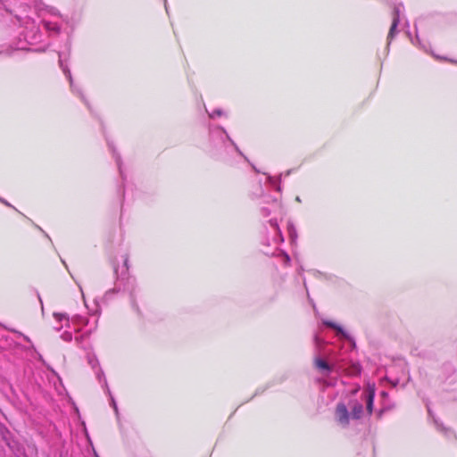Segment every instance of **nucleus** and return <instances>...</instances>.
Instances as JSON below:
<instances>
[{
    "mask_svg": "<svg viewBox=\"0 0 457 457\" xmlns=\"http://www.w3.org/2000/svg\"><path fill=\"white\" fill-rule=\"evenodd\" d=\"M375 392L374 383H368L362 390L360 388L353 390L347 403H337L335 411L337 422L341 427L346 428L350 420H359L365 412L370 415L373 411Z\"/></svg>",
    "mask_w": 457,
    "mask_h": 457,
    "instance_id": "obj_1",
    "label": "nucleus"
},
{
    "mask_svg": "<svg viewBox=\"0 0 457 457\" xmlns=\"http://www.w3.org/2000/svg\"><path fill=\"white\" fill-rule=\"evenodd\" d=\"M328 343L322 339L319 335L314 336V368L324 376H328L332 372L337 374L346 373L350 376H356L361 373L359 364L353 363L347 369L344 363V359L338 357L334 350L328 348Z\"/></svg>",
    "mask_w": 457,
    "mask_h": 457,
    "instance_id": "obj_2",
    "label": "nucleus"
},
{
    "mask_svg": "<svg viewBox=\"0 0 457 457\" xmlns=\"http://www.w3.org/2000/svg\"><path fill=\"white\" fill-rule=\"evenodd\" d=\"M54 317L57 321H66L68 328L73 327L76 334V336L73 337L71 331H64L61 335V338L65 342H71L74 339L76 344L82 348H85L83 345L84 341L87 339L90 334L97 328V320L90 323L89 320L82 315H74L70 319L65 313L55 312L54 313Z\"/></svg>",
    "mask_w": 457,
    "mask_h": 457,
    "instance_id": "obj_3",
    "label": "nucleus"
},
{
    "mask_svg": "<svg viewBox=\"0 0 457 457\" xmlns=\"http://www.w3.org/2000/svg\"><path fill=\"white\" fill-rule=\"evenodd\" d=\"M21 22L25 26V39L29 42L36 41L37 39V28L36 27L34 21L29 18H25Z\"/></svg>",
    "mask_w": 457,
    "mask_h": 457,
    "instance_id": "obj_4",
    "label": "nucleus"
},
{
    "mask_svg": "<svg viewBox=\"0 0 457 457\" xmlns=\"http://www.w3.org/2000/svg\"><path fill=\"white\" fill-rule=\"evenodd\" d=\"M400 18H401V9H400L399 6H397L394 10L393 21H392V25L390 27V29H389V32H388V36H387L388 45L390 44L391 40L399 32V30L397 29V26H398V24L400 22Z\"/></svg>",
    "mask_w": 457,
    "mask_h": 457,
    "instance_id": "obj_5",
    "label": "nucleus"
},
{
    "mask_svg": "<svg viewBox=\"0 0 457 457\" xmlns=\"http://www.w3.org/2000/svg\"><path fill=\"white\" fill-rule=\"evenodd\" d=\"M322 323L325 326H327L330 328H333L336 331L337 337H338L341 339H345V340L351 341L354 345V342H353V338L351 337V336L341 326H339L338 324H337L333 321H329L327 320H323Z\"/></svg>",
    "mask_w": 457,
    "mask_h": 457,
    "instance_id": "obj_6",
    "label": "nucleus"
},
{
    "mask_svg": "<svg viewBox=\"0 0 457 457\" xmlns=\"http://www.w3.org/2000/svg\"><path fill=\"white\" fill-rule=\"evenodd\" d=\"M272 230H273V237H272V242L274 244H280L284 241V237L281 234V231L278 228V222L276 220H270L269 221Z\"/></svg>",
    "mask_w": 457,
    "mask_h": 457,
    "instance_id": "obj_7",
    "label": "nucleus"
},
{
    "mask_svg": "<svg viewBox=\"0 0 457 457\" xmlns=\"http://www.w3.org/2000/svg\"><path fill=\"white\" fill-rule=\"evenodd\" d=\"M43 23H44V27L46 28V29L48 31V32H53V33H59L60 31V25L58 24V22L54 20H46L45 17L43 18Z\"/></svg>",
    "mask_w": 457,
    "mask_h": 457,
    "instance_id": "obj_8",
    "label": "nucleus"
},
{
    "mask_svg": "<svg viewBox=\"0 0 457 457\" xmlns=\"http://www.w3.org/2000/svg\"><path fill=\"white\" fill-rule=\"evenodd\" d=\"M280 209V204L277 200H272L270 206L262 207L261 212L264 217H268L272 212Z\"/></svg>",
    "mask_w": 457,
    "mask_h": 457,
    "instance_id": "obj_9",
    "label": "nucleus"
},
{
    "mask_svg": "<svg viewBox=\"0 0 457 457\" xmlns=\"http://www.w3.org/2000/svg\"><path fill=\"white\" fill-rule=\"evenodd\" d=\"M268 182L276 188L277 191L280 192L281 187L279 186L280 180H281V175H279L278 178L268 176L267 178Z\"/></svg>",
    "mask_w": 457,
    "mask_h": 457,
    "instance_id": "obj_10",
    "label": "nucleus"
},
{
    "mask_svg": "<svg viewBox=\"0 0 457 457\" xmlns=\"http://www.w3.org/2000/svg\"><path fill=\"white\" fill-rule=\"evenodd\" d=\"M287 230H288L290 239L293 242L295 241V239L297 237V233H296V229L295 228V226L292 223L288 224Z\"/></svg>",
    "mask_w": 457,
    "mask_h": 457,
    "instance_id": "obj_11",
    "label": "nucleus"
},
{
    "mask_svg": "<svg viewBox=\"0 0 457 457\" xmlns=\"http://www.w3.org/2000/svg\"><path fill=\"white\" fill-rule=\"evenodd\" d=\"M59 62H60V67L61 69L62 70V71L66 74L67 78L69 79L70 82H71V86L72 87V78H71V71L68 70L67 66H65L63 64V62L62 59L59 60Z\"/></svg>",
    "mask_w": 457,
    "mask_h": 457,
    "instance_id": "obj_12",
    "label": "nucleus"
},
{
    "mask_svg": "<svg viewBox=\"0 0 457 457\" xmlns=\"http://www.w3.org/2000/svg\"><path fill=\"white\" fill-rule=\"evenodd\" d=\"M46 12H47L54 19L61 17L58 11L53 7H46Z\"/></svg>",
    "mask_w": 457,
    "mask_h": 457,
    "instance_id": "obj_13",
    "label": "nucleus"
},
{
    "mask_svg": "<svg viewBox=\"0 0 457 457\" xmlns=\"http://www.w3.org/2000/svg\"><path fill=\"white\" fill-rule=\"evenodd\" d=\"M222 114H223L222 110H220V109H216V110H214L213 112H210V113H209V116H210V118H212V119H213L215 116H221Z\"/></svg>",
    "mask_w": 457,
    "mask_h": 457,
    "instance_id": "obj_14",
    "label": "nucleus"
},
{
    "mask_svg": "<svg viewBox=\"0 0 457 457\" xmlns=\"http://www.w3.org/2000/svg\"><path fill=\"white\" fill-rule=\"evenodd\" d=\"M88 362L93 369H95L98 365L97 360L92 356H88Z\"/></svg>",
    "mask_w": 457,
    "mask_h": 457,
    "instance_id": "obj_15",
    "label": "nucleus"
},
{
    "mask_svg": "<svg viewBox=\"0 0 457 457\" xmlns=\"http://www.w3.org/2000/svg\"><path fill=\"white\" fill-rule=\"evenodd\" d=\"M218 133L224 134L227 137V139L229 140L232 145H235V143L228 137L227 132L223 129H219Z\"/></svg>",
    "mask_w": 457,
    "mask_h": 457,
    "instance_id": "obj_16",
    "label": "nucleus"
},
{
    "mask_svg": "<svg viewBox=\"0 0 457 457\" xmlns=\"http://www.w3.org/2000/svg\"><path fill=\"white\" fill-rule=\"evenodd\" d=\"M96 377L99 380H101L102 377H104V372L99 370L97 372H96Z\"/></svg>",
    "mask_w": 457,
    "mask_h": 457,
    "instance_id": "obj_17",
    "label": "nucleus"
},
{
    "mask_svg": "<svg viewBox=\"0 0 457 457\" xmlns=\"http://www.w3.org/2000/svg\"><path fill=\"white\" fill-rule=\"evenodd\" d=\"M283 255H284V258H285V262H286L287 263H288V262H290V257H289V255H288V254H287V253H283Z\"/></svg>",
    "mask_w": 457,
    "mask_h": 457,
    "instance_id": "obj_18",
    "label": "nucleus"
},
{
    "mask_svg": "<svg viewBox=\"0 0 457 457\" xmlns=\"http://www.w3.org/2000/svg\"><path fill=\"white\" fill-rule=\"evenodd\" d=\"M112 405L113 406L115 411L117 412V411H118L117 410V405H116V403H115V401H114V399L112 397Z\"/></svg>",
    "mask_w": 457,
    "mask_h": 457,
    "instance_id": "obj_19",
    "label": "nucleus"
},
{
    "mask_svg": "<svg viewBox=\"0 0 457 457\" xmlns=\"http://www.w3.org/2000/svg\"><path fill=\"white\" fill-rule=\"evenodd\" d=\"M37 8H38L40 11H43L44 9L41 7V4L36 3Z\"/></svg>",
    "mask_w": 457,
    "mask_h": 457,
    "instance_id": "obj_20",
    "label": "nucleus"
},
{
    "mask_svg": "<svg viewBox=\"0 0 457 457\" xmlns=\"http://www.w3.org/2000/svg\"><path fill=\"white\" fill-rule=\"evenodd\" d=\"M0 201H1L2 203H4L5 205L10 206V204H9V203H7L6 201H4V200H3V199H1V198H0Z\"/></svg>",
    "mask_w": 457,
    "mask_h": 457,
    "instance_id": "obj_21",
    "label": "nucleus"
},
{
    "mask_svg": "<svg viewBox=\"0 0 457 457\" xmlns=\"http://www.w3.org/2000/svg\"><path fill=\"white\" fill-rule=\"evenodd\" d=\"M233 146H234V147L236 148V150L239 153V154H242V152H240V151H239V149L237 148V146L236 145H233Z\"/></svg>",
    "mask_w": 457,
    "mask_h": 457,
    "instance_id": "obj_22",
    "label": "nucleus"
},
{
    "mask_svg": "<svg viewBox=\"0 0 457 457\" xmlns=\"http://www.w3.org/2000/svg\"><path fill=\"white\" fill-rule=\"evenodd\" d=\"M124 265L127 266L128 265V258H125L124 260Z\"/></svg>",
    "mask_w": 457,
    "mask_h": 457,
    "instance_id": "obj_23",
    "label": "nucleus"
},
{
    "mask_svg": "<svg viewBox=\"0 0 457 457\" xmlns=\"http://www.w3.org/2000/svg\"><path fill=\"white\" fill-rule=\"evenodd\" d=\"M296 201H297V202H301V199H300V197H299V196H297V197H296Z\"/></svg>",
    "mask_w": 457,
    "mask_h": 457,
    "instance_id": "obj_24",
    "label": "nucleus"
},
{
    "mask_svg": "<svg viewBox=\"0 0 457 457\" xmlns=\"http://www.w3.org/2000/svg\"><path fill=\"white\" fill-rule=\"evenodd\" d=\"M96 457H99V456H96Z\"/></svg>",
    "mask_w": 457,
    "mask_h": 457,
    "instance_id": "obj_25",
    "label": "nucleus"
}]
</instances>
